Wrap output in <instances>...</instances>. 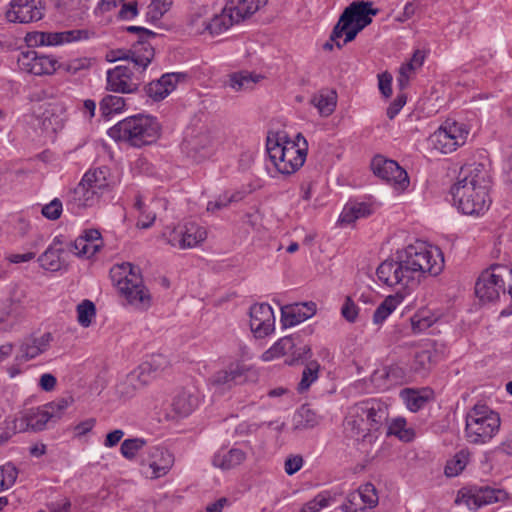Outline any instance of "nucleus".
Segmentation results:
<instances>
[{"mask_svg":"<svg viewBox=\"0 0 512 512\" xmlns=\"http://www.w3.org/2000/svg\"><path fill=\"white\" fill-rule=\"evenodd\" d=\"M96 315V307L90 300H83L77 306V320L82 327H89Z\"/></svg>","mask_w":512,"mask_h":512,"instance_id":"nucleus-46","label":"nucleus"},{"mask_svg":"<svg viewBox=\"0 0 512 512\" xmlns=\"http://www.w3.org/2000/svg\"><path fill=\"white\" fill-rule=\"evenodd\" d=\"M295 348V338L293 336H285L279 339L272 347L263 353V359L270 361L274 358L290 354Z\"/></svg>","mask_w":512,"mask_h":512,"instance_id":"nucleus-38","label":"nucleus"},{"mask_svg":"<svg viewBox=\"0 0 512 512\" xmlns=\"http://www.w3.org/2000/svg\"><path fill=\"white\" fill-rule=\"evenodd\" d=\"M491 176L486 165L473 162L461 166L451 195L458 210L465 215L484 214L491 204Z\"/></svg>","mask_w":512,"mask_h":512,"instance_id":"nucleus-2","label":"nucleus"},{"mask_svg":"<svg viewBox=\"0 0 512 512\" xmlns=\"http://www.w3.org/2000/svg\"><path fill=\"white\" fill-rule=\"evenodd\" d=\"M111 277L128 304L139 310H146L151 306L150 293L143 284L137 266L124 262L111 270Z\"/></svg>","mask_w":512,"mask_h":512,"instance_id":"nucleus-5","label":"nucleus"},{"mask_svg":"<svg viewBox=\"0 0 512 512\" xmlns=\"http://www.w3.org/2000/svg\"><path fill=\"white\" fill-rule=\"evenodd\" d=\"M443 268L444 258L438 248L416 242L397 252L396 259L383 261L376 275L387 286L412 290L426 275L437 276Z\"/></svg>","mask_w":512,"mask_h":512,"instance_id":"nucleus-1","label":"nucleus"},{"mask_svg":"<svg viewBox=\"0 0 512 512\" xmlns=\"http://www.w3.org/2000/svg\"><path fill=\"white\" fill-rule=\"evenodd\" d=\"M402 397L405 400L407 408L412 412L420 410L427 402V398L418 391L405 389L402 391Z\"/></svg>","mask_w":512,"mask_h":512,"instance_id":"nucleus-52","label":"nucleus"},{"mask_svg":"<svg viewBox=\"0 0 512 512\" xmlns=\"http://www.w3.org/2000/svg\"><path fill=\"white\" fill-rule=\"evenodd\" d=\"M207 232L204 227L194 222L183 226L182 249L192 248L206 239Z\"/></svg>","mask_w":512,"mask_h":512,"instance_id":"nucleus-35","label":"nucleus"},{"mask_svg":"<svg viewBox=\"0 0 512 512\" xmlns=\"http://www.w3.org/2000/svg\"><path fill=\"white\" fill-rule=\"evenodd\" d=\"M43 10L42 0H12L6 18L9 22L30 23L40 20Z\"/></svg>","mask_w":512,"mask_h":512,"instance_id":"nucleus-17","label":"nucleus"},{"mask_svg":"<svg viewBox=\"0 0 512 512\" xmlns=\"http://www.w3.org/2000/svg\"><path fill=\"white\" fill-rule=\"evenodd\" d=\"M267 1L268 0H230L228 4L237 13V19L244 20L264 7Z\"/></svg>","mask_w":512,"mask_h":512,"instance_id":"nucleus-36","label":"nucleus"},{"mask_svg":"<svg viewBox=\"0 0 512 512\" xmlns=\"http://www.w3.org/2000/svg\"><path fill=\"white\" fill-rule=\"evenodd\" d=\"M38 262L40 266L49 271H57L61 268L59 250L49 247L44 253H42Z\"/></svg>","mask_w":512,"mask_h":512,"instance_id":"nucleus-45","label":"nucleus"},{"mask_svg":"<svg viewBox=\"0 0 512 512\" xmlns=\"http://www.w3.org/2000/svg\"><path fill=\"white\" fill-rule=\"evenodd\" d=\"M236 18H238L237 13L227 3L221 14L215 15L209 22H204L203 25L211 35H219L227 31L233 24L242 21V19Z\"/></svg>","mask_w":512,"mask_h":512,"instance_id":"nucleus-28","label":"nucleus"},{"mask_svg":"<svg viewBox=\"0 0 512 512\" xmlns=\"http://www.w3.org/2000/svg\"><path fill=\"white\" fill-rule=\"evenodd\" d=\"M356 404L350 407L349 412L345 418L344 427L345 431L350 434L351 437L356 438L357 440L361 439L365 441L366 439L371 442L373 439L370 435H368V430L365 429V423L363 421L364 416H360L356 414Z\"/></svg>","mask_w":512,"mask_h":512,"instance_id":"nucleus-30","label":"nucleus"},{"mask_svg":"<svg viewBox=\"0 0 512 512\" xmlns=\"http://www.w3.org/2000/svg\"><path fill=\"white\" fill-rule=\"evenodd\" d=\"M138 14L137 2L132 1L122 3L121 9L118 12V17L122 20H131Z\"/></svg>","mask_w":512,"mask_h":512,"instance_id":"nucleus-64","label":"nucleus"},{"mask_svg":"<svg viewBox=\"0 0 512 512\" xmlns=\"http://www.w3.org/2000/svg\"><path fill=\"white\" fill-rule=\"evenodd\" d=\"M310 103L318 109L321 115L329 116L335 110L337 94L334 90H321L312 96Z\"/></svg>","mask_w":512,"mask_h":512,"instance_id":"nucleus-32","label":"nucleus"},{"mask_svg":"<svg viewBox=\"0 0 512 512\" xmlns=\"http://www.w3.org/2000/svg\"><path fill=\"white\" fill-rule=\"evenodd\" d=\"M362 30V28L350 24L347 29L341 32L338 39L332 41L336 43V46L339 49H341L345 44L354 40L357 34Z\"/></svg>","mask_w":512,"mask_h":512,"instance_id":"nucleus-63","label":"nucleus"},{"mask_svg":"<svg viewBox=\"0 0 512 512\" xmlns=\"http://www.w3.org/2000/svg\"><path fill=\"white\" fill-rule=\"evenodd\" d=\"M18 471L16 467L10 463L0 467V482L3 489L11 487L17 479Z\"/></svg>","mask_w":512,"mask_h":512,"instance_id":"nucleus-60","label":"nucleus"},{"mask_svg":"<svg viewBox=\"0 0 512 512\" xmlns=\"http://www.w3.org/2000/svg\"><path fill=\"white\" fill-rule=\"evenodd\" d=\"M107 173L108 169L106 167L89 170L84 174L81 181L98 194L100 191L108 187Z\"/></svg>","mask_w":512,"mask_h":512,"instance_id":"nucleus-37","label":"nucleus"},{"mask_svg":"<svg viewBox=\"0 0 512 512\" xmlns=\"http://www.w3.org/2000/svg\"><path fill=\"white\" fill-rule=\"evenodd\" d=\"M371 212V207L367 203H348L343 208L339 221L342 224H352L359 218L369 216Z\"/></svg>","mask_w":512,"mask_h":512,"instance_id":"nucleus-34","label":"nucleus"},{"mask_svg":"<svg viewBox=\"0 0 512 512\" xmlns=\"http://www.w3.org/2000/svg\"><path fill=\"white\" fill-rule=\"evenodd\" d=\"M312 356L311 347L309 345L297 346L295 343V348L290 351V357L285 360L287 365H295L299 362H304L310 359Z\"/></svg>","mask_w":512,"mask_h":512,"instance_id":"nucleus-57","label":"nucleus"},{"mask_svg":"<svg viewBox=\"0 0 512 512\" xmlns=\"http://www.w3.org/2000/svg\"><path fill=\"white\" fill-rule=\"evenodd\" d=\"M400 300L397 296H388L385 300L377 307L373 314V323L381 324L386 318L396 309Z\"/></svg>","mask_w":512,"mask_h":512,"instance_id":"nucleus-42","label":"nucleus"},{"mask_svg":"<svg viewBox=\"0 0 512 512\" xmlns=\"http://www.w3.org/2000/svg\"><path fill=\"white\" fill-rule=\"evenodd\" d=\"M74 402L72 396L58 398L52 402H49L43 407L48 414L51 415V421H57L61 418L64 411Z\"/></svg>","mask_w":512,"mask_h":512,"instance_id":"nucleus-44","label":"nucleus"},{"mask_svg":"<svg viewBox=\"0 0 512 512\" xmlns=\"http://www.w3.org/2000/svg\"><path fill=\"white\" fill-rule=\"evenodd\" d=\"M508 497V493L499 488L489 486L475 487L470 491L467 503L474 504L476 507L489 505L497 502H503Z\"/></svg>","mask_w":512,"mask_h":512,"instance_id":"nucleus-25","label":"nucleus"},{"mask_svg":"<svg viewBox=\"0 0 512 512\" xmlns=\"http://www.w3.org/2000/svg\"><path fill=\"white\" fill-rule=\"evenodd\" d=\"M436 322V317L430 310H420L410 318L413 333L419 334L430 328Z\"/></svg>","mask_w":512,"mask_h":512,"instance_id":"nucleus-40","label":"nucleus"},{"mask_svg":"<svg viewBox=\"0 0 512 512\" xmlns=\"http://www.w3.org/2000/svg\"><path fill=\"white\" fill-rule=\"evenodd\" d=\"M250 329L256 338H264L275 329V316L268 303H256L250 307Z\"/></svg>","mask_w":512,"mask_h":512,"instance_id":"nucleus-16","label":"nucleus"},{"mask_svg":"<svg viewBox=\"0 0 512 512\" xmlns=\"http://www.w3.org/2000/svg\"><path fill=\"white\" fill-rule=\"evenodd\" d=\"M147 67L134 69L130 63L118 65L107 71L106 89L115 93L129 94L138 90L144 81V72Z\"/></svg>","mask_w":512,"mask_h":512,"instance_id":"nucleus-7","label":"nucleus"},{"mask_svg":"<svg viewBox=\"0 0 512 512\" xmlns=\"http://www.w3.org/2000/svg\"><path fill=\"white\" fill-rule=\"evenodd\" d=\"M155 56L154 47L150 42L137 41L130 49H114L106 54L108 62L125 60L133 65L134 69L148 67Z\"/></svg>","mask_w":512,"mask_h":512,"instance_id":"nucleus-11","label":"nucleus"},{"mask_svg":"<svg viewBox=\"0 0 512 512\" xmlns=\"http://www.w3.org/2000/svg\"><path fill=\"white\" fill-rule=\"evenodd\" d=\"M49 421H51V415L45 411L43 406L31 408L24 411L20 417L12 420L13 433L25 432L27 430L42 431L46 428Z\"/></svg>","mask_w":512,"mask_h":512,"instance_id":"nucleus-19","label":"nucleus"},{"mask_svg":"<svg viewBox=\"0 0 512 512\" xmlns=\"http://www.w3.org/2000/svg\"><path fill=\"white\" fill-rule=\"evenodd\" d=\"M174 464L173 454L165 448L155 446L149 450V467L152 477L159 478L166 475Z\"/></svg>","mask_w":512,"mask_h":512,"instance_id":"nucleus-26","label":"nucleus"},{"mask_svg":"<svg viewBox=\"0 0 512 512\" xmlns=\"http://www.w3.org/2000/svg\"><path fill=\"white\" fill-rule=\"evenodd\" d=\"M97 193L81 181L70 193L67 206L72 212L77 213L80 209L92 206Z\"/></svg>","mask_w":512,"mask_h":512,"instance_id":"nucleus-29","label":"nucleus"},{"mask_svg":"<svg viewBox=\"0 0 512 512\" xmlns=\"http://www.w3.org/2000/svg\"><path fill=\"white\" fill-rule=\"evenodd\" d=\"M504 274H508V268L500 264H492L484 270L475 284L476 296L483 302L498 300L500 293H505Z\"/></svg>","mask_w":512,"mask_h":512,"instance_id":"nucleus-8","label":"nucleus"},{"mask_svg":"<svg viewBox=\"0 0 512 512\" xmlns=\"http://www.w3.org/2000/svg\"><path fill=\"white\" fill-rule=\"evenodd\" d=\"M387 435H395L400 440H412L414 433L411 429H406V421L403 418L393 419L390 424H387Z\"/></svg>","mask_w":512,"mask_h":512,"instance_id":"nucleus-48","label":"nucleus"},{"mask_svg":"<svg viewBox=\"0 0 512 512\" xmlns=\"http://www.w3.org/2000/svg\"><path fill=\"white\" fill-rule=\"evenodd\" d=\"M246 459V453L238 448L226 452H218L213 457V465L223 470L235 468Z\"/></svg>","mask_w":512,"mask_h":512,"instance_id":"nucleus-31","label":"nucleus"},{"mask_svg":"<svg viewBox=\"0 0 512 512\" xmlns=\"http://www.w3.org/2000/svg\"><path fill=\"white\" fill-rule=\"evenodd\" d=\"M330 500L331 497L328 493H319L302 507L301 512H319L329 505Z\"/></svg>","mask_w":512,"mask_h":512,"instance_id":"nucleus-58","label":"nucleus"},{"mask_svg":"<svg viewBox=\"0 0 512 512\" xmlns=\"http://www.w3.org/2000/svg\"><path fill=\"white\" fill-rule=\"evenodd\" d=\"M149 378L147 374L138 368L130 372L125 379L117 385L116 392L119 397L129 399L147 385Z\"/></svg>","mask_w":512,"mask_h":512,"instance_id":"nucleus-27","label":"nucleus"},{"mask_svg":"<svg viewBox=\"0 0 512 512\" xmlns=\"http://www.w3.org/2000/svg\"><path fill=\"white\" fill-rule=\"evenodd\" d=\"M320 372V364L316 360L309 361L302 372V377L298 383L297 390L299 393L307 391L311 385L318 379Z\"/></svg>","mask_w":512,"mask_h":512,"instance_id":"nucleus-39","label":"nucleus"},{"mask_svg":"<svg viewBox=\"0 0 512 512\" xmlns=\"http://www.w3.org/2000/svg\"><path fill=\"white\" fill-rule=\"evenodd\" d=\"M371 169L377 177L392 184L396 189L404 190L409 185L407 172L394 160L376 155L371 161Z\"/></svg>","mask_w":512,"mask_h":512,"instance_id":"nucleus-13","label":"nucleus"},{"mask_svg":"<svg viewBox=\"0 0 512 512\" xmlns=\"http://www.w3.org/2000/svg\"><path fill=\"white\" fill-rule=\"evenodd\" d=\"M199 402L200 393L195 387L184 388L173 398L172 409L177 415L185 417L197 408Z\"/></svg>","mask_w":512,"mask_h":512,"instance_id":"nucleus-23","label":"nucleus"},{"mask_svg":"<svg viewBox=\"0 0 512 512\" xmlns=\"http://www.w3.org/2000/svg\"><path fill=\"white\" fill-rule=\"evenodd\" d=\"M358 313H359L358 306L354 303V301L349 296H347L345 298V301H344L342 307H341V315L343 316V318L346 321H348L350 323H354L357 319Z\"/></svg>","mask_w":512,"mask_h":512,"instance_id":"nucleus-61","label":"nucleus"},{"mask_svg":"<svg viewBox=\"0 0 512 512\" xmlns=\"http://www.w3.org/2000/svg\"><path fill=\"white\" fill-rule=\"evenodd\" d=\"M259 76L253 77L248 72L234 73L230 77V86L235 91L251 89L257 83Z\"/></svg>","mask_w":512,"mask_h":512,"instance_id":"nucleus-49","label":"nucleus"},{"mask_svg":"<svg viewBox=\"0 0 512 512\" xmlns=\"http://www.w3.org/2000/svg\"><path fill=\"white\" fill-rule=\"evenodd\" d=\"M242 199V194L240 192L232 193L231 195H228L227 193H224L222 195H219L217 199L214 201H210L207 204V211L215 212L217 210H221L223 208H226L230 203L237 202Z\"/></svg>","mask_w":512,"mask_h":512,"instance_id":"nucleus-54","label":"nucleus"},{"mask_svg":"<svg viewBox=\"0 0 512 512\" xmlns=\"http://www.w3.org/2000/svg\"><path fill=\"white\" fill-rule=\"evenodd\" d=\"M320 416L308 404L302 405L294 415L296 429H311L320 423Z\"/></svg>","mask_w":512,"mask_h":512,"instance_id":"nucleus-33","label":"nucleus"},{"mask_svg":"<svg viewBox=\"0 0 512 512\" xmlns=\"http://www.w3.org/2000/svg\"><path fill=\"white\" fill-rule=\"evenodd\" d=\"M17 63L22 71L36 76L52 75L62 66L55 57L40 54L35 50L21 52Z\"/></svg>","mask_w":512,"mask_h":512,"instance_id":"nucleus-12","label":"nucleus"},{"mask_svg":"<svg viewBox=\"0 0 512 512\" xmlns=\"http://www.w3.org/2000/svg\"><path fill=\"white\" fill-rule=\"evenodd\" d=\"M168 365L167 358L162 354H155L150 357L149 360L145 361L139 366L142 372L149 374L151 372H157L163 370Z\"/></svg>","mask_w":512,"mask_h":512,"instance_id":"nucleus-55","label":"nucleus"},{"mask_svg":"<svg viewBox=\"0 0 512 512\" xmlns=\"http://www.w3.org/2000/svg\"><path fill=\"white\" fill-rule=\"evenodd\" d=\"M186 78L187 74L185 73H165L159 79L153 80L145 85V94L153 101H161L175 90L178 83L184 81Z\"/></svg>","mask_w":512,"mask_h":512,"instance_id":"nucleus-18","label":"nucleus"},{"mask_svg":"<svg viewBox=\"0 0 512 512\" xmlns=\"http://www.w3.org/2000/svg\"><path fill=\"white\" fill-rule=\"evenodd\" d=\"M51 340L52 335L50 333H44L38 338L28 337L24 339L20 345L19 354L16 356V359L19 361L34 359L48 349Z\"/></svg>","mask_w":512,"mask_h":512,"instance_id":"nucleus-24","label":"nucleus"},{"mask_svg":"<svg viewBox=\"0 0 512 512\" xmlns=\"http://www.w3.org/2000/svg\"><path fill=\"white\" fill-rule=\"evenodd\" d=\"M424 62V54L422 51L417 50L409 63L403 65L400 69V75L398 82L401 87H404L408 83V72L414 70L416 67H421Z\"/></svg>","mask_w":512,"mask_h":512,"instance_id":"nucleus-51","label":"nucleus"},{"mask_svg":"<svg viewBox=\"0 0 512 512\" xmlns=\"http://www.w3.org/2000/svg\"><path fill=\"white\" fill-rule=\"evenodd\" d=\"M220 143V138L205 128L198 131L193 130L191 134L187 135L183 142V149L189 157L199 162L211 157Z\"/></svg>","mask_w":512,"mask_h":512,"instance_id":"nucleus-10","label":"nucleus"},{"mask_svg":"<svg viewBox=\"0 0 512 512\" xmlns=\"http://www.w3.org/2000/svg\"><path fill=\"white\" fill-rule=\"evenodd\" d=\"M62 213V202L55 198L42 208V215L49 220H57Z\"/></svg>","mask_w":512,"mask_h":512,"instance_id":"nucleus-62","label":"nucleus"},{"mask_svg":"<svg viewBox=\"0 0 512 512\" xmlns=\"http://www.w3.org/2000/svg\"><path fill=\"white\" fill-rule=\"evenodd\" d=\"M356 414L366 417L370 431L378 433L386 427L389 420L388 405L380 399L370 398L356 403Z\"/></svg>","mask_w":512,"mask_h":512,"instance_id":"nucleus-15","label":"nucleus"},{"mask_svg":"<svg viewBox=\"0 0 512 512\" xmlns=\"http://www.w3.org/2000/svg\"><path fill=\"white\" fill-rule=\"evenodd\" d=\"M15 318L14 303L8 299L0 305V329L11 327Z\"/></svg>","mask_w":512,"mask_h":512,"instance_id":"nucleus-56","label":"nucleus"},{"mask_svg":"<svg viewBox=\"0 0 512 512\" xmlns=\"http://www.w3.org/2000/svg\"><path fill=\"white\" fill-rule=\"evenodd\" d=\"M355 492L360 494L362 504L366 508H373L378 504V495L373 484L366 483L355 490Z\"/></svg>","mask_w":512,"mask_h":512,"instance_id":"nucleus-53","label":"nucleus"},{"mask_svg":"<svg viewBox=\"0 0 512 512\" xmlns=\"http://www.w3.org/2000/svg\"><path fill=\"white\" fill-rule=\"evenodd\" d=\"M469 459V453L462 450L447 462L445 466V475L448 477H455L460 474L466 467Z\"/></svg>","mask_w":512,"mask_h":512,"instance_id":"nucleus-43","label":"nucleus"},{"mask_svg":"<svg viewBox=\"0 0 512 512\" xmlns=\"http://www.w3.org/2000/svg\"><path fill=\"white\" fill-rule=\"evenodd\" d=\"M95 33L85 29L68 30L62 32H37L34 43L41 46H56L79 40H87Z\"/></svg>","mask_w":512,"mask_h":512,"instance_id":"nucleus-20","label":"nucleus"},{"mask_svg":"<svg viewBox=\"0 0 512 512\" xmlns=\"http://www.w3.org/2000/svg\"><path fill=\"white\" fill-rule=\"evenodd\" d=\"M125 99L121 96L106 95L99 103V109L104 117L121 113L125 108Z\"/></svg>","mask_w":512,"mask_h":512,"instance_id":"nucleus-41","label":"nucleus"},{"mask_svg":"<svg viewBox=\"0 0 512 512\" xmlns=\"http://www.w3.org/2000/svg\"><path fill=\"white\" fill-rule=\"evenodd\" d=\"M247 368L241 362H232L226 368L217 371L210 378V384L221 391L245 381Z\"/></svg>","mask_w":512,"mask_h":512,"instance_id":"nucleus-21","label":"nucleus"},{"mask_svg":"<svg viewBox=\"0 0 512 512\" xmlns=\"http://www.w3.org/2000/svg\"><path fill=\"white\" fill-rule=\"evenodd\" d=\"M432 352L429 350H422L416 352L411 363V369L418 374L425 375L431 368Z\"/></svg>","mask_w":512,"mask_h":512,"instance_id":"nucleus-47","label":"nucleus"},{"mask_svg":"<svg viewBox=\"0 0 512 512\" xmlns=\"http://www.w3.org/2000/svg\"><path fill=\"white\" fill-rule=\"evenodd\" d=\"M266 149L277 171L290 175L305 163L308 143L301 133L291 140L285 132H276L268 135Z\"/></svg>","mask_w":512,"mask_h":512,"instance_id":"nucleus-3","label":"nucleus"},{"mask_svg":"<svg viewBox=\"0 0 512 512\" xmlns=\"http://www.w3.org/2000/svg\"><path fill=\"white\" fill-rule=\"evenodd\" d=\"M145 445L146 440L143 438L125 439L121 443L120 452L124 458L132 460Z\"/></svg>","mask_w":512,"mask_h":512,"instance_id":"nucleus-50","label":"nucleus"},{"mask_svg":"<svg viewBox=\"0 0 512 512\" xmlns=\"http://www.w3.org/2000/svg\"><path fill=\"white\" fill-rule=\"evenodd\" d=\"M340 508L343 512H360L366 509V507L362 504L360 494L356 493L355 491L347 495L344 503Z\"/></svg>","mask_w":512,"mask_h":512,"instance_id":"nucleus-59","label":"nucleus"},{"mask_svg":"<svg viewBox=\"0 0 512 512\" xmlns=\"http://www.w3.org/2000/svg\"><path fill=\"white\" fill-rule=\"evenodd\" d=\"M468 134L469 131L465 124L448 119L435 132L434 136L441 145L442 151L450 153L465 144Z\"/></svg>","mask_w":512,"mask_h":512,"instance_id":"nucleus-14","label":"nucleus"},{"mask_svg":"<svg viewBox=\"0 0 512 512\" xmlns=\"http://www.w3.org/2000/svg\"><path fill=\"white\" fill-rule=\"evenodd\" d=\"M316 313V304L312 301L296 303L281 308V323L283 327L295 326Z\"/></svg>","mask_w":512,"mask_h":512,"instance_id":"nucleus-22","label":"nucleus"},{"mask_svg":"<svg viewBox=\"0 0 512 512\" xmlns=\"http://www.w3.org/2000/svg\"><path fill=\"white\" fill-rule=\"evenodd\" d=\"M377 13L378 9L372 8L371 2H352L341 14L337 24L332 30L330 39H338L341 32L347 29L350 24L364 29L372 22L371 16H375Z\"/></svg>","mask_w":512,"mask_h":512,"instance_id":"nucleus-9","label":"nucleus"},{"mask_svg":"<svg viewBox=\"0 0 512 512\" xmlns=\"http://www.w3.org/2000/svg\"><path fill=\"white\" fill-rule=\"evenodd\" d=\"M500 416L488 406L477 404L466 415V437L470 443L484 444L498 432Z\"/></svg>","mask_w":512,"mask_h":512,"instance_id":"nucleus-6","label":"nucleus"},{"mask_svg":"<svg viewBox=\"0 0 512 512\" xmlns=\"http://www.w3.org/2000/svg\"><path fill=\"white\" fill-rule=\"evenodd\" d=\"M107 133L115 141L127 142L133 147L140 148L158 139L160 124L155 117L137 114L119 121Z\"/></svg>","mask_w":512,"mask_h":512,"instance_id":"nucleus-4","label":"nucleus"}]
</instances>
